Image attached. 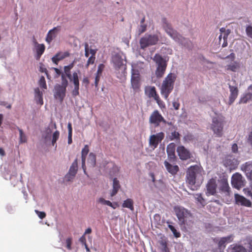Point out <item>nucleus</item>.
<instances>
[{"mask_svg": "<svg viewBox=\"0 0 252 252\" xmlns=\"http://www.w3.org/2000/svg\"><path fill=\"white\" fill-rule=\"evenodd\" d=\"M111 62L117 71L118 77L121 79L124 78L126 73L125 56L122 53H115L112 56Z\"/></svg>", "mask_w": 252, "mask_h": 252, "instance_id": "2", "label": "nucleus"}, {"mask_svg": "<svg viewBox=\"0 0 252 252\" xmlns=\"http://www.w3.org/2000/svg\"><path fill=\"white\" fill-rule=\"evenodd\" d=\"M133 204V201L131 199H127L124 201L123 204V207L129 208L131 211H133L134 210Z\"/></svg>", "mask_w": 252, "mask_h": 252, "instance_id": "31", "label": "nucleus"}, {"mask_svg": "<svg viewBox=\"0 0 252 252\" xmlns=\"http://www.w3.org/2000/svg\"><path fill=\"white\" fill-rule=\"evenodd\" d=\"M178 155L182 160H187L190 158L191 154L189 151L183 146H180L177 149Z\"/></svg>", "mask_w": 252, "mask_h": 252, "instance_id": "17", "label": "nucleus"}, {"mask_svg": "<svg viewBox=\"0 0 252 252\" xmlns=\"http://www.w3.org/2000/svg\"><path fill=\"white\" fill-rule=\"evenodd\" d=\"M39 85L43 89H46L47 86L45 79L44 76H41L39 81Z\"/></svg>", "mask_w": 252, "mask_h": 252, "instance_id": "44", "label": "nucleus"}, {"mask_svg": "<svg viewBox=\"0 0 252 252\" xmlns=\"http://www.w3.org/2000/svg\"><path fill=\"white\" fill-rule=\"evenodd\" d=\"M202 170L201 167L198 165L191 166L188 169L186 174V182L189 188L191 189H195L196 179L198 176L201 175Z\"/></svg>", "mask_w": 252, "mask_h": 252, "instance_id": "3", "label": "nucleus"}, {"mask_svg": "<svg viewBox=\"0 0 252 252\" xmlns=\"http://www.w3.org/2000/svg\"><path fill=\"white\" fill-rule=\"evenodd\" d=\"M157 92L155 87H150L149 91V96L153 97L156 96Z\"/></svg>", "mask_w": 252, "mask_h": 252, "instance_id": "46", "label": "nucleus"}, {"mask_svg": "<svg viewBox=\"0 0 252 252\" xmlns=\"http://www.w3.org/2000/svg\"><path fill=\"white\" fill-rule=\"evenodd\" d=\"M73 67V64H70L69 65L65 66L64 67V74L68 77V78L70 77L72 74L70 73V69Z\"/></svg>", "mask_w": 252, "mask_h": 252, "instance_id": "37", "label": "nucleus"}, {"mask_svg": "<svg viewBox=\"0 0 252 252\" xmlns=\"http://www.w3.org/2000/svg\"><path fill=\"white\" fill-rule=\"evenodd\" d=\"M238 149V146L236 144H234L232 146V151L235 153L237 151Z\"/></svg>", "mask_w": 252, "mask_h": 252, "instance_id": "64", "label": "nucleus"}, {"mask_svg": "<svg viewBox=\"0 0 252 252\" xmlns=\"http://www.w3.org/2000/svg\"><path fill=\"white\" fill-rule=\"evenodd\" d=\"M160 122L166 123V121L158 110H155L149 118V123L158 126Z\"/></svg>", "mask_w": 252, "mask_h": 252, "instance_id": "11", "label": "nucleus"}, {"mask_svg": "<svg viewBox=\"0 0 252 252\" xmlns=\"http://www.w3.org/2000/svg\"><path fill=\"white\" fill-rule=\"evenodd\" d=\"M39 71L42 72H45L46 73L47 77H49L48 74L47 73V70L46 68L42 67V66H40V67Z\"/></svg>", "mask_w": 252, "mask_h": 252, "instance_id": "61", "label": "nucleus"}, {"mask_svg": "<svg viewBox=\"0 0 252 252\" xmlns=\"http://www.w3.org/2000/svg\"><path fill=\"white\" fill-rule=\"evenodd\" d=\"M196 199L201 204L203 203L204 200L203 198L202 197V195L201 194H197L196 195Z\"/></svg>", "mask_w": 252, "mask_h": 252, "instance_id": "54", "label": "nucleus"}, {"mask_svg": "<svg viewBox=\"0 0 252 252\" xmlns=\"http://www.w3.org/2000/svg\"><path fill=\"white\" fill-rule=\"evenodd\" d=\"M36 49L38 58H39L45 50V46L44 44H37Z\"/></svg>", "mask_w": 252, "mask_h": 252, "instance_id": "32", "label": "nucleus"}, {"mask_svg": "<svg viewBox=\"0 0 252 252\" xmlns=\"http://www.w3.org/2000/svg\"><path fill=\"white\" fill-rule=\"evenodd\" d=\"M60 135V132L59 131L56 130L55 131L52 136V145L54 146L57 141V140L58 139Z\"/></svg>", "mask_w": 252, "mask_h": 252, "instance_id": "41", "label": "nucleus"}, {"mask_svg": "<svg viewBox=\"0 0 252 252\" xmlns=\"http://www.w3.org/2000/svg\"><path fill=\"white\" fill-rule=\"evenodd\" d=\"M147 25L145 24H140L138 27V33L139 35L144 32L146 31Z\"/></svg>", "mask_w": 252, "mask_h": 252, "instance_id": "42", "label": "nucleus"}, {"mask_svg": "<svg viewBox=\"0 0 252 252\" xmlns=\"http://www.w3.org/2000/svg\"><path fill=\"white\" fill-rule=\"evenodd\" d=\"M160 33L154 34H146L139 41L140 48L144 49L149 46L156 45L159 40Z\"/></svg>", "mask_w": 252, "mask_h": 252, "instance_id": "6", "label": "nucleus"}, {"mask_svg": "<svg viewBox=\"0 0 252 252\" xmlns=\"http://www.w3.org/2000/svg\"><path fill=\"white\" fill-rule=\"evenodd\" d=\"M156 63V70L155 74L158 78L162 77L167 67V61L158 54H156L152 58Z\"/></svg>", "mask_w": 252, "mask_h": 252, "instance_id": "5", "label": "nucleus"}, {"mask_svg": "<svg viewBox=\"0 0 252 252\" xmlns=\"http://www.w3.org/2000/svg\"><path fill=\"white\" fill-rule=\"evenodd\" d=\"M252 99V92H249L241 97L239 100V103H246L250 100Z\"/></svg>", "mask_w": 252, "mask_h": 252, "instance_id": "28", "label": "nucleus"}, {"mask_svg": "<svg viewBox=\"0 0 252 252\" xmlns=\"http://www.w3.org/2000/svg\"><path fill=\"white\" fill-rule=\"evenodd\" d=\"M18 130L19 131L20 134V143H25L27 141V137L25 133H24L22 129L18 128Z\"/></svg>", "mask_w": 252, "mask_h": 252, "instance_id": "36", "label": "nucleus"}, {"mask_svg": "<svg viewBox=\"0 0 252 252\" xmlns=\"http://www.w3.org/2000/svg\"><path fill=\"white\" fill-rule=\"evenodd\" d=\"M232 240V236L231 235L228 236L227 237H222L220 239L219 242V246L222 247L224 246V244L226 243H229Z\"/></svg>", "mask_w": 252, "mask_h": 252, "instance_id": "29", "label": "nucleus"}, {"mask_svg": "<svg viewBox=\"0 0 252 252\" xmlns=\"http://www.w3.org/2000/svg\"><path fill=\"white\" fill-rule=\"evenodd\" d=\"M95 57L94 56H91L87 61L86 66L88 67L89 64H93L94 63V62L95 61Z\"/></svg>", "mask_w": 252, "mask_h": 252, "instance_id": "52", "label": "nucleus"}, {"mask_svg": "<svg viewBox=\"0 0 252 252\" xmlns=\"http://www.w3.org/2000/svg\"><path fill=\"white\" fill-rule=\"evenodd\" d=\"M97 202L103 205H111V202L110 201L106 200L104 198L100 197L97 200Z\"/></svg>", "mask_w": 252, "mask_h": 252, "instance_id": "45", "label": "nucleus"}, {"mask_svg": "<svg viewBox=\"0 0 252 252\" xmlns=\"http://www.w3.org/2000/svg\"><path fill=\"white\" fill-rule=\"evenodd\" d=\"M153 98L156 100V101L158 103V105H159L160 106L162 101L160 100L158 94H157L156 96H154L153 97Z\"/></svg>", "mask_w": 252, "mask_h": 252, "instance_id": "56", "label": "nucleus"}, {"mask_svg": "<svg viewBox=\"0 0 252 252\" xmlns=\"http://www.w3.org/2000/svg\"><path fill=\"white\" fill-rule=\"evenodd\" d=\"M70 82H73L74 84V89L72 91L71 94L73 97H76L79 94V81L78 73L76 72L73 73L72 75L68 78Z\"/></svg>", "mask_w": 252, "mask_h": 252, "instance_id": "12", "label": "nucleus"}, {"mask_svg": "<svg viewBox=\"0 0 252 252\" xmlns=\"http://www.w3.org/2000/svg\"><path fill=\"white\" fill-rule=\"evenodd\" d=\"M100 76L101 75H97V74H96V76H95L94 84H95V86L96 87H97V86L98 83V82L99 81V79H100Z\"/></svg>", "mask_w": 252, "mask_h": 252, "instance_id": "58", "label": "nucleus"}, {"mask_svg": "<svg viewBox=\"0 0 252 252\" xmlns=\"http://www.w3.org/2000/svg\"><path fill=\"white\" fill-rule=\"evenodd\" d=\"M66 91V87L62 86L60 84H56L54 89L55 98L62 102L65 96Z\"/></svg>", "mask_w": 252, "mask_h": 252, "instance_id": "9", "label": "nucleus"}, {"mask_svg": "<svg viewBox=\"0 0 252 252\" xmlns=\"http://www.w3.org/2000/svg\"><path fill=\"white\" fill-rule=\"evenodd\" d=\"M79 241L82 244L86 245V238L84 235H83L80 238Z\"/></svg>", "mask_w": 252, "mask_h": 252, "instance_id": "63", "label": "nucleus"}, {"mask_svg": "<svg viewBox=\"0 0 252 252\" xmlns=\"http://www.w3.org/2000/svg\"><path fill=\"white\" fill-rule=\"evenodd\" d=\"M34 92L36 102L42 105L43 104L42 93L40 91L39 88L35 89Z\"/></svg>", "mask_w": 252, "mask_h": 252, "instance_id": "27", "label": "nucleus"}, {"mask_svg": "<svg viewBox=\"0 0 252 252\" xmlns=\"http://www.w3.org/2000/svg\"><path fill=\"white\" fill-rule=\"evenodd\" d=\"M229 88L230 92L229 96V101L228 102V105H231L238 95V89L237 87V84L235 80H232L228 83Z\"/></svg>", "mask_w": 252, "mask_h": 252, "instance_id": "7", "label": "nucleus"}, {"mask_svg": "<svg viewBox=\"0 0 252 252\" xmlns=\"http://www.w3.org/2000/svg\"><path fill=\"white\" fill-rule=\"evenodd\" d=\"M246 32L247 35L250 38H252V26H248L246 27Z\"/></svg>", "mask_w": 252, "mask_h": 252, "instance_id": "48", "label": "nucleus"}, {"mask_svg": "<svg viewBox=\"0 0 252 252\" xmlns=\"http://www.w3.org/2000/svg\"><path fill=\"white\" fill-rule=\"evenodd\" d=\"M68 84V81L65 78L64 74L63 73L62 74V84L61 85L65 87H67Z\"/></svg>", "mask_w": 252, "mask_h": 252, "instance_id": "47", "label": "nucleus"}, {"mask_svg": "<svg viewBox=\"0 0 252 252\" xmlns=\"http://www.w3.org/2000/svg\"><path fill=\"white\" fill-rule=\"evenodd\" d=\"M104 68V65L102 63L99 64L98 66L96 74L101 75L102 72Z\"/></svg>", "mask_w": 252, "mask_h": 252, "instance_id": "50", "label": "nucleus"}, {"mask_svg": "<svg viewBox=\"0 0 252 252\" xmlns=\"http://www.w3.org/2000/svg\"><path fill=\"white\" fill-rule=\"evenodd\" d=\"M69 56V53L67 51L64 52H59L52 58V61L53 63L57 64L58 62L63 60V59L68 57Z\"/></svg>", "mask_w": 252, "mask_h": 252, "instance_id": "21", "label": "nucleus"}, {"mask_svg": "<svg viewBox=\"0 0 252 252\" xmlns=\"http://www.w3.org/2000/svg\"><path fill=\"white\" fill-rule=\"evenodd\" d=\"M220 33H222L223 40H227V37L230 33V30L229 29L226 30L224 28H221L220 29Z\"/></svg>", "mask_w": 252, "mask_h": 252, "instance_id": "34", "label": "nucleus"}, {"mask_svg": "<svg viewBox=\"0 0 252 252\" xmlns=\"http://www.w3.org/2000/svg\"><path fill=\"white\" fill-rule=\"evenodd\" d=\"M180 135L179 132L174 131L171 133V135L169 136V138L171 140H180Z\"/></svg>", "mask_w": 252, "mask_h": 252, "instance_id": "40", "label": "nucleus"}, {"mask_svg": "<svg viewBox=\"0 0 252 252\" xmlns=\"http://www.w3.org/2000/svg\"><path fill=\"white\" fill-rule=\"evenodd\" d=\"M164 137V134L162 132L151 135L149 138L150 146L153 149L157 148L158 143L163 139Z\"/></svg>", "mask_w": 252, "mask_h": 252, "instance_id": "14", "label": "nucleus"}, {"mask_svg": "<svg viewBox=\"0 0 252 252\" xmlns=\"http://www.w3.org/2000/svg\"><path fill=\"white\" fill-rule=\"evenodd\" d=\"M164 164L168 172L172 175L176 174L179 170L178 165H172L166 160L164 161Z\"/></svg>", "mask_w": 252, "mask_h": 252, "instance_id": "22", "label": "nucleus"}, {"mask_svg": "<svg viewBox=\"0 0 252 252\" xmlns=\"http://www.w3.org/2000/svg\"><path fill=\"white\" fill-rule=\"evenodd\" d=\"M162 27L164 31L173 40L186 48H190L191 47L190 41L187 38L183 37L174 30L165 18H162Z\"/></svg>", "mask_w": 252, "mask_h": 252, "instance_id": "1", "label": "nucleus"}, {"mask_svg": "<svg viewBox=\"0 0 252 252\" xmlns=\"http://www.w3.org/2000/svg\"><path fill=\"white\" fill-rule=\"evenodd\" d=\"M176 75L174 73H169L165 78L161 86V94L166 100L168 99L169 94L174 88Z\"/></svg>", "mask_w": 252, "mask_h": 252, "instance_id": "4", "label": "nucleus"}, {"mask_svg": "<svg viewBox=\"0 0 252 252\" xmlns=\"http://www.w3.org/2000/svg\"><path fill=\"white\" fill-rule=\"evenodd\" d=\"M160 244L161 245V250L162 252H170L167 246V244L165 242H164L162 241L160 243Z\"/></svg>", "mask_w": 252, "mask_h": 252, "instance_id": "49", "label": "nucleus"}, {"mask_svg": "<svg viewBox=\"0 0 252 252\" xmlns=\"http://www.w3.org/2000/svg\"><path fill=\"white\" fill-rule=\"evenodd\" d=\"M220 189L225 193L226 195H229L230 194V188L228 182L225 180H221L220 182Z\"/></svg>", "mask_w": 252, "mask_h": 252, "instance_id": "24", "label": "nucleus"}, {"mask_svg": "<svg viewBox=\"0 0 252 252\" xmlns=\"http://www.w3.org/2000/svg\"><path fill=\"white\" fill-rule=\"evenodd\" d=\"M66 248L69 250H71V239L70 238H68L66 240Z\"/></svg>", "mask_w": 252, "mask_h": 252, "instance_id": "55", "label": "nucleus"}, {"mask_svg": "<svg viewBox=\"0 0 252 252\" xmlns=\"http://www.w3.org/2000/svg\"><path fill=\"white\" fill-rule=\"evenodd\" d=\"M60 31V27H55L53 29L50 30L47 34L46 41L48 43H50L52 40L56 37L58 33Z\"/></svg>", "mask_w": 252, "mask_h": 252, "instance_id": "20", "label": "nucleus"}, {"mask_svg": "<svg viewBox=\"0 0 252 252\" xmlns=\"http://www.w3.org/2000/svg\"><path fill=\"white\" fill-rule=\"evenodd\" d=\"M248 143L250 144L251 146H252V131L249 135V137L248 138Z\"/></svg>", "mask_w": 252, "mask_h": 252, "instance_id": "59", "label": "nucleus"}, {"mask_svg": "<svg viewBox=\"0 0 252 252\" xmlns=\"http://www.w3.org/2000/svg\"><path fill=\"white\" fill-rule=\"evenodd\" d=\"M51 132H52L51 129L50 128H48L46 130V135L43 136V138L44 139L45 143L47 144L48 142L50 141Z\"/></svg>", "mask_w": 252, "mask_h": 252, "instance_id": "35", "label": "nucleus"}, {"mask_svg": "<svg viewBox=\"0 0 252 252\" xmlns=\"http://www.w3.org/2000/svg\"><path fill=\"white\" fill-rule=\"evenodd\" d=\"M211 128L213 130L214 133L219 136L222 135L223 129V124L221 120H219L217 117H214L212 119V124Z\"/></svg>", "mask_w": 252, "mask_h": 252, "instance_id": "13", "label": "nucleus"}, {"mask_svg": "<svg viewBox=\"0 0 252 252\" xmlns=\"http://www.w3.org/2000/svg\"><path fill=\"white\" fill-rule=\"evenodd\" d=\"M245 180L240 174L236 173L232 176L231 184L234 188L239 189L245 186Z\"/></svg>", "mask_w": 252, "mask_h": 252, "instance_id": "8", "label": "nucleus"}, {"mask_svg": "<svg viewBox=\"0 0 252 252\" xmlns=\"http://www.w3.org/2000/svg\"><path fill=\"white\" fill-rule=\"evenodd\" d=\"M207 196L215 195L217 192V184L216 180L214 178L210 179L206 185Z\"/></svg>", "mask_w": 252, "mask_h": 252, "instance_id": "16", "label": "nucleus"}, {"mask_svg": "<svg viewBox=\"0 0 252 252\" xmlns=\"http://www.w3.org/2000/svg\"><path fill=\"white\" fill-rule=\"evenodd\" d=\"M173 106L176 110H178L180 106L179 103L174 101L173 102Z\"/></svg>", "mask_w": 252, "mask_h": 252, "instance_id": "60", "label": "nucleus"}, {"mask_svg": "<svg viewBox=\"0 0 252 252\" xmlns=\"http://www.w3.org/2000/svg\"><path fill=\"white\" fill-rule=\"evenodd\" d=\"M78 170L77 159L76 158L70 167L68 172L65 176V179L67 181H72L75 177Z\"/></svg>", "mask_w": 252, "mask_h": 252, "instance_id": "15", "label": "nucleus"}, {"mask_svg": "<svg viewBox=\"0 0 252 252\" xmlns=\"http://www.w3.org/2000/svg\"><path fill=\"white\" fill-rule=\"evenodd\" d=\"M88 162L92 167H94L96 163L95 155L93 153H91L89 155Z\"/></svg>", "mask_w": 252, "mask_h": 252, "instance_id": "30", "label": "nucleus"}, {"mask_svg": "<svg viewBox=\"0 0 252 252\" xmlns=\"http://www.w3.org/2000/svg\"><path fill=\"white\" fill-rule=\"evenodd\" d=\"M89 152V149L88 145H85L84 148L82 149L81 152V157H82V167L83 169L84 172L86 170L85 166V160L86 157Z\"/></svg>", "mask_w": 252, "mask_h": 252, "instance_id": "23", "label": "nucleus"}, {"mask_svg": "<svg viewBox=\"0 0 252 252\" xmlns=\"http://www.w3.org/2000/svg\"><path fill=\"white\" fill-rule=\"evenodd\" d=\"M35 212L41 219H43L46 217V214L44 212H40L38 210H35Z\"/></svg>", "mask_w": 252, "mask_h": 252, "instance_id": "51", "label": "nucleus"}, {"mask_svg": "<svg viewBox=\"0 0 252 252\" xmlns=\"http://www.w3.org/2000/svg\"><path fill=\"white\" fill-rule=\"evenodd\" d=\"M131 84L133 89H136L138 88L139 83L138 74H132L131 78Z\"/></svg>", "mask_w": 252, "mask_h": 252, "instance_id": "26", "label": "nucleus"}, {"mask_svg": "<svg viewBox=\"0 0 252 252\" xmlns=\"http://www.w3.org/2000/svg\"><path fill=\"white\" fill-rule=\"evenodd\" d=\"M174 211L181 224L185 223V219L189 215L188 211L181 206L174 207Z\"/></svg>", "mask_w": 252, "mask_h": 252, "instance_id": "10", "label": "nucleus"}, {"mask_svg": "<svg viewBox=\"0 0 252 252\" xmlns=\"http://www.w3.org/2000/svg\"><path fill=\"white\" fill-rule=\"evenodd\" d=\"M120 187L121 186L119 184V181L117 178H114L113 180V189L111 192V196L113 197L117 193Z\"/></svg>", "mask_w": 252, "mask_h": 252, "instance_id": "25", "label": "nucleus"}, {"mask_svg": "<svg viewBox=\"0 0 252 252\" xmlns=\"http://www.w3.org/2000/svg\"><path fill=\"white\" fill-rule=\"evenodd\" d=\"M67 128L68 130V134H72V125L70 123H69L67 125Z\"/></svg>", "mask_w": 252, "mask_h": 252, "instance_id": "62", "label": "nucleus"}, {"mask_svg": "<svg viewBox=\"0 0 252 252\" xmlns=\"http://www.w3.org/2000/svg\"><path fill=\"white\" fill-rule=\"evenodd\" d=\"M168 227L172 232L174 236L176 238H179L181 236L180 233L178 232L173 225L171 224H168Z\"/></svg>", "mask_w": 252, "mask_h": 252, "instance_id": "39", "label": "nucleus"}, {"mask_svg": "<svg viewBox=\"0 0 252 252\" xmlns=\"http://www.w3.org/2000/svg\"><path fill=\"white\" fill-rule=\"evenodd\" d=\"M85 56L88 57L89 56V46L87 43H85Z\"/></svg>", "mask_w": 252, "mask_h": 252, "instance_id": "53", "label": "nucleus"}, {"mask_svg": "<svg viewBox=\"0 0 252 252\" xmlns=\"http://www.w3.org/2000/svg\"><path fill=\"white\" fill-rule=\"evenodd\" d=\"M176 145L174 143H170L167 145L166 148V152L168 155V158L170 161H174L176 158L175 155Z\"/></svg>", "mask_w": 252, "mask_h": 252, "instance_id": "19", "label": "nucleus"}, {"mask_svg": "<svg viewBox=\"0 0 252 252\" xmlns=\"http://www.w3.org/2000/svg\"><path fill=\"white\" fill-rule=\"evenodd\" d=\"M236 203L238 205H241L246 207H250L252 205L251 202L243 196L238 194H235Z\"/></svg>", "mask_w": 252, "mask_h": 252, "instance_id": "18", "label": "nucleus"}, {"mask_svg": "<svg viewBox=\"0 0 252 252\" xmlns=\"http://www.w3.org/2000/svg\"><path fill=\"white\" fill-rule=\"evenodd\" d=\"M234 252H247L246 249L242 246L236 245L233 248Z\"/></svg>", "mask_w": 252, "mask_h": 252, "instance_id": "43", "label": "nucleus"}, {"mask_svg": "<svg viewBox=\"0 0 252 252\" xmlns=\"http://www.w3.org/2000/svg\"><path fill=\"white\" fill-rule=\"evenodd\" d=\"M252 165L251 163H249L248 162L246 163V164L244 166V169L246 172L250 171L249 173V177L251 178V180H252Z\"/></svg>", "mask_w": 252, "mask_h": 252, "instance_id": "38", "label": "nucleus"}, {"mask_svg": "<svg viewBox=\"0 0 252 252\" xmlns=\"http://www.w3.org/2000/svg\"><path fill=\"white\" fill-rule=\"evenodd\" d=\"M227 67V69L228 70L235 72L239 68V65L238 63L234 62L228 65Z\"/></svg>", "mask_w": 252, "mask_h": 252, "instance_id": "33", "label": "nucleus"}, {"mask_svg": "<svg viewBox=\"0 0 252 252\" xmlns=\"http://www.w3.org/2000/svg\"><path fill=\"white\" fill-rule=\"evenodd\" d=\"M96 52V50L90 48L89 47V53L91 54V56H94Z\"/></svg>", "mask_w": 252, "mask_h": 252, "instance_id": "57", "label": "nucleus"}]
</instances>
